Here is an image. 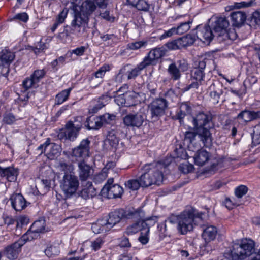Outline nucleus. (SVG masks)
<instances>
[{"label":"nucleus","instance_id":"obj_6","mask_svg":"<svg viewBox=\"0 0 260 260\" xmlns=\"http://www.w3.org/2000/svg\"><path fill=\"white\" fill-rule=\"evenodd\" d=\"M205 60H199L194 62L193 69L191 72V79L196 81L192 82L191 84L185 87L186 91L191 88L197 89L199 85H202L205 77L204 69L206 67Z\"/></svg>","mask_w":260,"mask_h":260},{"label":"nucleus","instance_id":"obj_38","mask_svg":"<svg viewBox=\"0 0 260 260\" xmlns=\"http://www.w3.org/2000/svg\"><path fill=\"white\" fill-rule=\"evenodd\" d=\"M57 168L59 170L64 172V175L66 174H75V167L71 163L60 161L59 162Z\"/></svg>","mask_w":260,"mask_h":260},{"label":"nucleus","instance_id":"obj_18","mask_svg":"<svg viewBox=\"0 0 260 260\" xmlns=\"http://www.w3.org/2000/svg\"><path fill=\"white\" fill-rule=\"evenodd\" d=\"M10 200L13 208L17 211H20L27 206L26 201L21 193L12 194Z\"/></svg>","mask_w":260,"mask_h":260},{"label":"nucleus","instance_id":"obj_29","mask_svg":"<svg viewBox=\"0 0 260 260\" xmlns=\"http://www.w3.org/2000/svg\"><path fill=\"white\" fill-rule=\"evenodd\" d=\"M193 158L196 164L202 166L209 160L210 154L207 151L201 149L197 152Z\"/></svg>","mask_w":260,"mask_h":260},{"label":"nucleus","instance_id":"obj_44","mask_svg":"<svg viewBox=\"0 0 260 260\" xmlns=\"http://www.w3.org/2000/svg\"><path fill=\"white\" fill-rule=\"evenodd\" d=\"M260 24V9L255 11L252 15L249 20V25L256 28Z\"/></svg>","mask_w":260,"mask_h":260},{"label":"nucleus","instance_id":"obj_28","mask_svg":"<svg viewBox=\"0 0 260 260\" xmlns=\"http://www.w3.org/2000/svg\"><path fill=\"white\" fill-rule=\"evenodd\" d=\"M61 146L54 143H50L49 141V144L47 149V156L50 159H53L57 157L61 151Z\"/></svg>","mask_w":260,"mask_h":260},{"label":"nucleus","instance_id":"obj_15","mask_svg":"<svg viewBox=\"0 0 260 260\" xmlns=\"http://www.w3.org/2000/svg\"><path fill=\"white\" fill-rule=\"evenodd\" d=\"M23 246V241L18 240L13 244L8 246L4 250V254L9 259L17 258L20 248Z\"/></svg>","mask_w":260,"mask_h":260},{"label":"nucleus","instance_id":"obj_62","mask_svg":"<svg viewBox=\"0 0 260 260\" xmlns=\"http://www.w3.org/2000/svg\"><path fill=\"white\" fill-rule=\"evenodd\" d=\"M165 98H164V99L166 100L167 101H168V104L169 103V101L172 102L177 99V95L175 94L174 91L172 89L168 90L165 93Z\"/></svg>","mask_w":260,"mask_h":260},{"label":"nucleus","instance_id":"obj_10","mask_svg":"<svg viewBox=\"0 0 260 260\" xmlns=\"http://www.w3.org/2000/svg\"><path fill=\"white\" fill-rule=\"evenodd\" d=\"M168 101L164 98H156L149 105L152 117L158 118L162 116L168 108Z\"/></svg>","mask_w":260,"mask_h":260},{"label":"nucleus","instance_id":"obj_13","mask_svg":"<svg viewBox=\"0 0 260 260\" xmlns=\"http://www.w3.org/2000/svg\"><path fill=\"white\" fill-rule=\"evenodd\" d=\"M208 92L210 97V100L214 104H217L220 96L223 93V86L219 81L213 82L209 87Z\"/></svg>","mask_w":260,"mask_h":260},{"label":"nucleus","instance_id":"obj_36","mask_svg":"<svg viewBox=\"0 0 260 260\" xmlns=\"http://www.w3.org/2000/svg\"><path fill=\"white\" fill-rule=\"evenodd\" d=\"M14 53L7 50H2L0 52V60L3 64H10L14 60Z\"/></svg>","mask_w":260,"mask_h":260},{"label":"nucleus","instance_id":"obj_23","mask_svg":"<svg viewBox=\"0 0 260 260\" xmlns=\"http://www.w3.org/2000/svg\"><path fill=\"white\" fill-rule=\"evenodd\" d=\"M18 175L17 169L13 167L3 168L0 166V177H6L10 182H15Z\"/></svg>","mask_w":260,"mask_h":260},{"label":"nucleus","instance_id":"obj_4","mask_svg":"<svg viewBox=\"0 0 260 260\" xmlns=\"http://www.w3.org/2000/svg\"><path fill=\"white\" fill-rule=\"evenodd\" d=\"M212 115L210 114L200 112L193 118L192 122L197 129L198 138L206 147L211 144V135L209 129L213 126L212 121Z\"/></svg>","mask_w":260,"mask_h":260},{"label":"nucleus","instance_id":"obj_37","mask_svg":"<svg viewBox=\"0 0 260 260\" xmlns=\"http://www.w3.org/2000/svg\"><path fill=\"white\" fill-rule=\"evenodd\" d=\"M147 67V65L142 61L135 68L132 69L127 72V79L128 80L135 79Z\"/></svg>","mask_w":260,"mask_h":260},{"label":"nucleus","instance_id":"obj_31","mask_svg":"<svg viewBox=\"0 0 260 260\" xmlns=\"http://www.w3.org/2000/svg\"><path fill=\"white\" fill-rule=\"evenodd\" d=\"M101 118L99 117H89L86 119L85 126L89 129H98L102 127Z\"/></svg>","mask_w":260,"mask_h":260},{"label":"nucleus","instance_id":"obj_7","mask_svg":"<svg viewBox=\"0 0 260 260\" xmlns=\"http://www.w3.org/2000/svg\"><path fill=\"white\" fill-rule=\"evenodd\" d=\"M60 187L67 197H70L76 192L79 182L75 174L63 175L59 181Z\"/></svg>","mask_w":260,"mask_h":260},{"label":"nucleus","instance_id":"obj_11","mask_svg":"<svg viewBox=\"0 0 260 260\" xmlns=\"http://www.w3.org/2000/svg\"><path fill=\"white\" fill-rule=\"evenodd\" d=\"M167 52V50L165 46L156 47L149 51L143 61L147 66L155 65L157 60L165 56Z\"/></svg>","mask_w":260,"mask_h":260},{"label":"nucleus","instance_id":"obj_17","mask_svg":"<svg viewBox=\"0 0 260 260\" xmlns=\"http://www.w3.org/2000/svg\"><path fill=\"white\" fill-rule=\"evenodd\" d=\"M102 191L107 195L108 198H115L120 197L123 193V188L117 184L113 185H105Z\"/></svg>","mask_w":260,"mask_h":260},{"label":"nucleus","instance_id":"obj_59","mask_svg":"<svg viewBox=\"0 0 260 260\" xmlns=\"http://www.w3.org/2000/svg\"><path fill=\"white\" fill-rule=\"evenodd\" d=\"M46 74V71L44 70H37L34 71L31 77L37 83L39 82L40 80L43 78Z\"/></svg>","mask_w":260,"mask_h":260},{"label":"nucleus","instance_id":"obj_30","mask_svg":"<svg viewBox=\"0 0 260 260\" xmlns=\"http://www.w3.org/2000/svg\"><path fill=\"white\" fill-rule=\"evenodd\" d=\"M151 217L146 218L144 220H140L135 222L131 225L127 227L125 231V233L128 235H133L136 234L139 231H142V223L143 222H147L149 223L151 220Z\"/></svg>","mask_w":260,"mask_h":260},{"label":"nucleus","instance_id":"obj_52","mask_svg":"<svg viewBox=\"0 0 260 260\" xmlns=\"http://www.w3.org/2000/svg\"><path fill=\"white\" fill-rule=\"evenodd\" d=\"M147 44V41H141L129 43L127 48L131 50H137L143 47H145Z\"/></svg>","mask_w":260,"mask_h":260},{"label":"nucleus","instance_id":"obj_27","mask_svg":"<svg viewBox=\"0 0 260 260\" xmlns=\"http://www.w3.org/2000/svg\"><path fill=\"white\" fill-rule=\"evenodd\" d=\"M246 14L241 11L233 12L231 14L232 25L234 27H239L242 25L246 20Z\"/></svg>","mask_w":260,"mask_h":260},{"label":"nucleus","instance_id":"obj_58","mask_svg":"<svg viewBox=\"0 0 260 260\" xmlns=\"http://www.w3.org/2000/svg\"><path fill=\"white\" fill-rule=\"evenodd\" d=\"M248 191V188L245 185H240L235 190V194L238 198H242L244 195L246 194Z\"/></svg>","mask_w":260,"mask_h":260},{"label":"nucleus","instance_id":"obj_49","mask_svg":"<svg viewBox=\"0 0 260 260\" xmlns=\"http://www.w3.org/2000/svg\"><path fill=\"white\" fill-rule=\"evenodd\" d=\"M173 63L177 64V67L181 72H186L188 69V63L187 61L184 58L179 59L176 62H173Z\"/></svg>","mask_w":260,"mask_h":260},{"label":"nucleus","instance_id":"obj_55","mask_svg":"<svg viewBox=\"0 0 260 260\" xmlns=\"http://www.w3.org/2000/svg\"><path fill=\"white\" fill-rule=\"evenodd\" d=\"M106 169H103L100 173L94 176V180L97 183H100L106 179L108 176V172H106Z\"/></svg>","mask_w":260,"mask_h":260},{"label":"nucleus","instance_id":"obj_47","mask_svg":"<svg viewBox=\"0 0 260 260\" xmlns=\"http://www.w3.org/2000/svg\"><path fill=\"white\" fill-rule=\"evenodd\" d=\"M45 254L48 257L57 255L59 253V247L57 246L50 245L44 250Z\"/></svg>","mask_w":260,"mask_h":260},{"label":"nucleus","instance_id":"obj_48","mask_svg":"<svg viewBox=\"0 0 260 260\" xmlns=\"http://www.w3.org/2000/svg\"><path fill=\"white\" fill-rule=\"evenodd\" d=\"M190 24H191V22L190 21L181 23L179 26L176 27L177 35H182L188 31L190 28Z\"/></svg>","mask_w":260,"mask_h":260},{"label":"nucleus","instance_id":"obj_14","mask_svg":"<svg viewBox=\"0 0 260 260\" xmlns=\"http://www.w3.org/2000/svg\"><path fill=\"white\" fill-rule=\"evenodd\" d=\"M78 173L80 180L84 181L91 177L93 170L85 161H80L78 162Z\"/></svg>","mask_w":260,"mask_h":260},{"label":"nucleus","instance_id":"obj_50","mask_svg":"<svg viewBox=\"0 0 260 260\" xmlns=\"http://www.w3.org/2000/svg\"><path fill=\"white\" fill-rule=\"evenodd\" d=\"M252 143L254 145L260 144V125H257L254 127L253 134L252 135Z\"/></svg>","mask_w":260,"mask_h":260},{"label":"nucleus","instance_id":"obj_3","mask_svg":"<svg viewBox=\"0 0 260 260\" xmlns=\"http://www.w3.org/2000/svg\"><path fill=\"white\" fill-rule=\"evenodd\" d=\"M165 165L160 162L145 165L142 168V174L139 177L141 187H146L152 184L160 185L163 180L162 171Z\"/></svg>","mask_w":260,"mask_h":260},{"label":"nucleus","instance_id":"obj_32","mask_svg":"<svg viewBox=\"0 0 260 260\" xmlns=\"http://www.w3.org/2000/svg\"><path fill=\"white\" fill-rule=\"evenodd\" d=\"M106 223L105 219H99L92 224L91 229L95 234L106 232L109 230Z\"/></svg>","mask_w":260,"mask_h":260},{"label":"nucleus","instance_id":"obj_22","mask_svg":"<svg viewBox=\"0 0 260 260\" xmlns=\"http://www.w3.org/2000/svg\"><path fill=\"white\" fill-rule=\"evenodd\" d=\"M75 8L85 16L92 14L96 9V6L92 0H86L81 7L75 6Z\"/></svg>","mask_w":260,"mask_h":260},{"label":"nucleus","instance_id":"obj_8","mask_svg":"<svg viewBox=\"0 0 260 260\" xmlns=\"http://www.w3.org/2000/svg\"><path fill=\"white\" fill-rule=\"evenodd\" d=\"M90 143L88 139H83L78 146L72 149L71 156L79 161H84L90 156Z\"/></svg>","mask_w":260,"mask_h":260},{"label":"nucleus","instance_id":"obj_61","mask_svg":"<svg viewBox=\"0 0 260 260\" xmlns=\"http://www.w3.org/2000/svg\"><path fill=\"white\" fill-rule=\"evenodd\" d=\"M16 121L15 116L12 113H6L4 115L3 122L7 124H12Z\"/></svg>","mask_w":260,"mask_h":260},{"label":"nucleus","instance_id":"obj_25","mask_svg":"<svg viewBox=\"0 0 260 260\" xmlns=\"http://www.w3.org/2000/svg\"><path fill=\"white\" fill-rule=\"evenodd\" d=\"M217 234V229L214 225H208L203 230L202 237L206 243L214 240Z\"/></svg>","mask_w":260,"mask_h":260},{"label":"nucleus","instance_id":"obj_51","mask_svg":"<svg viewBox=\"0 0 260 260\" xmlns=\"http://www.w3.org/2000/svg\"><path fill=\"white\" fill-rule=\"evenodd\" d=\"M165 47H167L169 50H177L182 48L178 39L167 43L165 44Z\"/></svg>","mask_w":260,"mask_h":260},{"label":"nucleus","instance_id":"obj_24","mask_svg":"<svg viewBox=\"0 0 260 260\" xmlns=\"http://www.w3.org/2000/svg\"><path fill=\"white\" fill-rule=\"evenodd\" d=\"M144 214L141 209H133L132 210L124 211L123 218L127 219H133L135 222L140 220H144L143 219Z\"/></svg>","mask_w":260,"mask_h":260},{"label":"nucleus","instance_id":"obj_21","mask_svg":"<svg viewBox=\"0 0 260 260\" xmlns=\"http://www.w3.org/2000/svg\"><path fill=\"white\" fill-rule=\"evenodd\" d=\"M123 213L124 210L122 209L116 210L109 214L108 218L105 219L109 230L116 224L119 222L123 218Z\"/></svg>","mask_w":260,"mask_h":260},{"label":"nucleus","instance_id":"obj_45","mask_svg":"<svg viewBox=\"0 0 260 260\" xmlns=\"http://www.w3.org/2000/svg\"><path fill=\"white\" fill-rule=\"evenodd\" d=\"M125 186L132 190H138L141 186L140 179H131L125 183Z\"/></svg>","mask_w":260,"mask_h":260},{"label":"nucleus","instance_id":"obj_12","mask_svg":"<svg viewBox=\"0 0 260 260\" xmlns=\"http://www.w3.org/2000/svg\"><path fill=\"white\" fill-rule=\"evenodd\" d=\"M144 116L140 113L129 114L123 118L124 124L133 127H140L143 124Z\"/></svg>","mask_w":260,"mask_h":260},{"label":"nucleus","instance_id":"obj_5","mask_svg":"<svg viewBox=\"0 0 260 260\" xmlns=\"http://www.w3.org/2000/svg\"><path fill=\"white\" fill-rule=\"evenodd\" d=\"M72 10L74 11V19L72 21L70 30L65 29L64 32L67 36L71 34L80 37L85 31L87 23L86 16L83 15L77 9H75V5L72 4Z\"/></svg>","mask_w":260,"mask_h":260},{"label":"nucleus","instance_id":"obj_42","mask_svg":"<svg viewBox=\"0 0 260 260\" xmlns=\"http://www.w3.org/2000/svg\"><path fill=\"white\" fill-rule=\"evenodd\" d=\"M39 236V233L36 232L31 231V229L30 228L27 232L24 234L19 241H23V245L27 241H30L34 239H36Z\"/></svg>","mask_w":260,"mask_h":260},{"label":"nucleus","instance_id":"obj_57","mask_svg":"<svg viewBox=\"0 0 260 260\" xmlns=\"http://www.w3.org/2000/svg\"><path fill=\"white\" fill-rule=\"evenodd\" d=\"M109 67L108 66L104 65L101 67L93 75L103 82V78L105 76L106 71H108Z\"/></svg>","mask_w":260,"mask_h":260},{"label":"nucleus","instance_id":"obj_64","mask_svg":"<svg viewBox=\"0 0 260 260\" xmlns=\"http://www.w3.org/2000/svg\"><path fill=\"white\" fill-rule=\"evenodd\" d=\"M175 35H177V31L176 27H173L169 30L166 31L162 35H161L160 39L162 40L167 38L171 37Z\"/></svg>","mask_w":260,"mask_h":260},{"label":"nucleus","instance_id":"obj_20","mask_svg":"<svg viewBox=\"0 0 260 260\" xmlns=\"http://www.w3.org/2000/svg\"><path fill=\"white\" fill-rule=\"evenodd\" d=\"M260 118V111L254 112L244 110L241 112L237 116V119L239 123H246L256 118Z\"/></svg>","mask_w":260,"mask_h":260},{"label":"nucleus","instance_id":"obj_63","mask_svg":"<svg viewBox=\"0 0 260 260\" xmlns=\"http://www.w3.org/2000/svg\"><path fill=\"white\" fill-rule=\"evenodd\" d=\"M36 83H37L30 76V78H26L23 81L22 85L25 90H27Z\"/></svg>","mask_w":260,"mask_h":260},{"label":"nucleus","instance_id":"obj_43","mask_svg":"<svg viewBox=\"0 0 260 260\" xmlns=\"http://www.w3.org/2000/svg\"><path fill=\"white\" fill-rule=\"evenodd\" d=\"M45 221L44 219H41L34 222L30 228L31 231L38 233L43 232L45 230Z\"/></svg>","mask_w":260,"mask_h":260},{"label":"nucleus","instance_id":"obj_26","mask_svg":"<svg viewBox=\"0 0 260 260\" xmlns=\"http://www.w3.org/2000/svg\"><path fill=\"white\" fill-rule=\"evenodd\" d=\"M96 194V190L90 182H88L85 185H83V188L79 193V196L85 200L93 198Z\"/></svg>","mask_w":260,"mask_h":260},{"label":"nucleus","instance_id":"obj_54","mask_svg":"<svg viewBox=\"0 0 260 260\" xmlns=\"http://www.w3.org/2000/svg\"><path fill=\"white\" fill-rule=\"evenodd\" d=\"M133 6H135L139 10L144 11H148L149 8V4L145 0H138V2Z\"/></svg>","mask_w":260,"mask_h":260},{"label":"nucleus","instance_id":"obj_34","mask_svg":"<svg viewBox=\"0 0 260 260\" xmlns=\"http://www.w3.org/2000/svg\"><path fill=\"white\" fill-rule=\"evenodd\" d=\"M139 94L134 91L125 92L126 107L137 105L140 101L138 100Z\"/></svg>","mask_w":260,"mask_h":260},{"label":"nucleus","instance_id":"obj_33","mask_svg":"<svg viewBox=\"0 0 260 260\" xmlns=\"http://www.w3.org/2000/svg\"><path fill=\"white\" fill-rule=\"evenodd\" d=\"M229 26V22L225 17L218 18L215 22L214 30L216 32L225 31Z\"/></svg>","mask_w":260,"mask_h":260},{"label":"nucleus","instance_id":"obj_60","mask_svg":"<svg viewBox=\"0 0 260 260\" xmlns=\"http://www.w3.org/2000/svg\"><path fill=\"white\" fill-rule=\"evenodd\" d=\"M104 243V241L101 238L96 239L95 240L91 242V248L94 251L99 250Z\"/></svg>","mask_w":260,"mask_h":260},{"label":"nucleus","instance_id":"obj_9","mask_svg":"<svg viewBox=\"0 0 260 260\" xmlns=\"http://www.w3.org/2000/svg\"><path fill=\"white\" fill-rule=\"evenodd\" d=\"M81 127V123L75 124V121H69L66 123L64 129L59 133L58 138L61 140L64 139L74 141Z\"/></svg>","mask_w":260,"mask_h":260},{"label":"nucleus","instance_id":"obj_53","mask_svg":"<svg viewBox=\"0 0 260 260\" xmlns=\"http://www.w3.org/2000/svg\"><path fill=\"white\" fill-rule=\"evenodd\" d=\"M193 169V166L187 161L181 164L179 166V170L184 174L191 172Z\"/></svg>","mask_w":260,"mask_h":260},{"label":"nucleus","instance_id":"obj_35","mask_svg":"<svg viewBox=\"0 0 260 260\" xmlns=\"http://www.w3.org/2000/svg\"><path fill=\"white\" fill-rule=\"evenodd\" d=\"M168 72L171 79L174 81L178 80L181 77V72L177 67V64L172 62L168 68Z\"/></svg>","mask_w":260,"mask_h":260},{"label":"nucleus","instance_id":"obj_46","mask_svg":"<svg viewBox=\"0 0 260 260\" xmlns=\"http://www.w3.org/2000/svg\"><path fill=\"white\" fill-rule=\"evenodd\" d=\"M198 137L197 133V129L195 131H188L185 133L184 141L187 142V144H191L195 139L196 136Z\"/></svg>","mask_w":260,"mask_h":260},{"label":"nucleus","instance_id":"obj_2","mask_svg":"<svg viewBox=\"0 0 260 260\" xmlns=\"http://www.w3.org/2000/svg\"><path fill=\"white\" fill-rule=\"evenodd\" d=\"M255 251L254 242L245 239L233 243L232 247L225 250L224 256L228 260H242L255 255Z\"/></svg>","mask_w":260,"mask_h":260},{"label":"nucleus","instance_id":"obj_56","mask_svg":"<svg viewBox=\"0 0 260 260\" xmlns=\"http://www.w3.org/2000/svg\"><path fill=\"white\" fill-rule=\"evenodd\" d=\"M101 118L102 125L104 124H110L115 119V116L109 113H106L103 115L99 116Z\"/></svg>","mask_w":260,"mask_h":260},{"label":"nucleus","instance_id":"obj_41","mask_svg":"<svg viewBox=\"0 0 260 260\" xmlns=\"http://www.w3.org/2000/svg\"><path fill=\"white\" fill-rule=\"evenodd\" d=\"M178 39L182 48L191 45L196 40L195 37L190 35H187L183 37L179 38Z\"/></svg>","mask_w":260,"mask_h":260},{"label":"nucleus","instance_id":"obj_40","mask_svg":"<svg viewBox=\"0 0 260 260\" xmlns=\"http://www.w3.org/2000/svg\"><path fill=\"white\" fill-rule=\"evenodd\" d=\"M71 90L70 88L58 93L55 98V104L60 105L66 101L68 99Z\"/></svg>","mask_w":260,"mask_h":260},{"label":"nucleus","instance_id":"obj_19","mask_svg":"<svg viewBox=\"0 0 260 260\" xmlns=\"http://www.w3.org/2000/svg\"><path fill=\"white\" fill-rule=\"evenodd\" d=\"M196 37L200 41L209 43L213 39V32L209 26H204L201 28L197 27Z\"/></svg>","mask_w":260,"mask_h":260},{"label":"nucleus","instance_id":"obj_16","mask_svg":"<svg viewBox=\"0 0 260 260\" xmlns=\"http://www.w3.org/2000/svg\"><path fill=\"white\" fill-rule=\"evenodd\" d=\"M151 221L148 223L143 222L142 223V231H141V235L139 237V241L142 244H146L149 241V234L150 232V226L154 225L157 221V217L155 216L151 217Z\"/></svg>","mask_w":260,"mask_h":260},{"label":"nucleus","instance_id":"obj_1","mask_svg":"<svg viewBox=\"0 0 260 260\" xmlns=\"http://www.w3.org/2000/svg\"><path fill=\"white\" fill-rule=\"evenodd\" d=\"M202 213H197L193 208L186 210L177 216L172 215L166 220L167 224H177V230L181 235H185L193 229V221L195 217L203 219Z\"/></svg>","mask_w":260,"mask_h":260},{"label":"nucleus","instance_id":"obj_39","mask_svg":"<svg viewBox=\"0 0 260 260\" xmlns=\"http://www.w3.org/2000/svg\"><path fill=\"white\" fill-rule=\"evenodd\" d=\"M119 139L114 131H110L107 136L106 142L113 148H116L119 143Z\"/></svg>","mask_w":260,"mask_h":260}]
</instances>
